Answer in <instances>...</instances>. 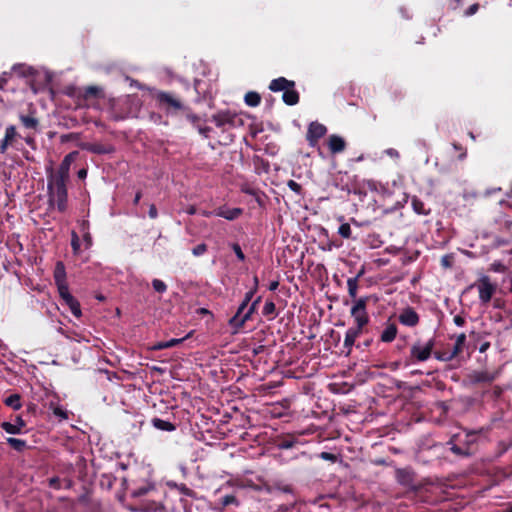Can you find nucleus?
<instances>
[{
    "label": "nucleus",
    "mask_w": 512,
    "mask_h": 512,
    "mask_svg": "<svg viewBox=\"0 0 512 512\" xmlns=\"http://www.w3.org/2000/svg\"><path fill=\"white\" fill-rule=\"evenodd\" d=\"M199 83L200 81L195 80L194 87L187 84L185 86V94L176 91L154 89L151 95L158 109L163 111L167 116H177L180 112L189 111V106L187 105L189 100L194 102L200 101L199 93L197 91V85Z\"/></svg>",
    "instance_id": "obj_1"
},
{
    "label": "nucleus",
    "mask_w": 512,
    "mask_h": 512,
    "mask_svg": "<svg viewBox=\"0 0 512 512\" xmlns=\"http://www.w3.org/2000/svg\"><path fill=\"white\" fill-rule=\"evenodd\" d=\"M47 189L50 202H55L60 211H64L67 205V187L68 181L53 179L47 177Z\"/></svg>",
    "instance_id": "obj_2"
},
{
    "label": "nucleus",
    "mask_w": 512,
    "mask_h": 512,
    "mask_svg": "<svg viewBox=\"0 0 512 512\" xmlns=\"http://www.w3.org/2000/svg\"><path fill=\"white\" fill-rule=\"evenodd\" d=\"M211 121L222 130L227 132L230 129L242 127L244 125L243 118L230 110H222L211 116Z\"/></svg>",
    "instance_id": "obj_3"
},
{
    "label": "nucleus",
    "mask_w": 512,
    "mask_h": 512,
    "mask_svg": "<svg viewBox=\"0 0 512 512\" xmlns=\"http://www.w3.org/2000/svg\"><path fill=\"white\" fill-rule=\"evenodd\" d=\"M77 154H78L77 151H73V152L67 154L64 157V159L62 160V162L60 163L56 172H54L52 168L47 169V177H51L53 179H58V180L68 181L70 166H71L72 162L74 161Z\"/></svg>",
    "instance_id": "obj_4"
},
{
    "label": "nucleus",
    "mask_w": 512,
    "mask_h": 512,
    "mask_svg": "<svg viewBox=\"0 0 512 512\" xmlns=\"http://www.w3.org/2000/svg\"><path fill=\"white\" fill-rule=\"evenodd\" d=\"M327 133V128L325 125L313 121L309 124L307 133H306V140L310 147H316L318 145L319 140L324 137Z\"/></svg>",
    "instance_id": "obj_5"
},
{
    "label": "nucleus",
    "mask_w": 512,
    "mask_h": 512,
    "mask_svg": "<svg viewBox=\"0 0 512 512\" xmlns=\"http://www.w3.org/2000/svg\"><path fill=\"white\" fill-rule=\"evenodd\" d=\"M129 102V97L125 98H111L109 100V113L110 117L115 121L124 120L128 117V112L124 111L122 108L126 106Z\"/></svg>",
    "instance_id": "obj_6"
},
{
    "label": "nucleus",
    "mask_w": 512,
    "mask_h": 512,
    "mask_svg": "<svg viewBox=\"0 0 512 512\" xmlns=\"http://www.w3.org/2000/svg\"><path fill=\"white\" fill-rule=\"evenodd\" d=\"M82 97L86 106L95 107V101L104 99L105 94L103 89L99 86H88L84 89Z\"/></svg>",
    "instance_id": "obj_7"
},
{
    "label": "nucleus",
    "mask_w": 512,
    "mask_h": 512,
    "mask_svg": "<svg viewBox=\"0 0 512 512\" xmlns=\"http://www.w3.org/2000/svg\"><path fill=\"white\" fill-rule=\"evenodd\" d=\"M433 347H434V341L429 340L424 344L416 343L412 347L411 352H412V355L417 360L425 361L430 357Z\"/></svg>",
    "instance_id": "obj_8"
},
{
    "label": "nucleus",
    "mask_w": 512,
    "mask_h": 512,
    "mask_svg": "<svg viewBox=\"0 0 512 512\" xmlns=\"http://www.w3.org/2000/svg\"><path fill=\"white\" fill-rule=\"evenodd\" d=\"M352 316L355 318L358 328H362L368 321L366 315V302L364 299L356 301L355 305L351 310Z\"/></svg>",
    "instance_id": "obj_9"
},
{
    "label": "nucleus",
    "mask_w": 512,
    "mask_h": 512,
    "mask_svg": "<svg viewBox=\"0 0 512 512\" xmlns=\"http://www.w3.org/2000/svg\"><path fill=\"white\" fill-rule=\"evenodd\" d=\"M478 289H479L480 299L485 303H487L491 299V297L495 291L494 285H492L490 283V281L487 277H483L480 280Z\"/></svg>",
    "instance_id": "obj_10"
},
{
    "label": "nucleus",
    "mask_w": 512,
    "mask_h": 512,
    "mask_svg": "<svg viewBox=\"0 0 512 512\" xmlns=\"http://www.w3.org/2000/svg\"><path fill=\"white\" fill-rule=\"evenodd\" d=\"M54 278L58 288L59 293L65 292L68 290V285L66 283V272L65 267L62 262H58L54 271Z\"/></svg>",
    "instance_id": "obj_11"
},
{
    "label": "nucleus",
    "mask_w": 512,
    "mask_h": 512,
    "mask_svg": "<svg viewBox=\"0 0 512 512\" xmlns=\"http://www.w3.org/2000/svg\"><path fill=\"white\" fill-rule=\"evenodd\" d=\"M327 145L332 154L342 153L346 149V141L336 134H332L328 137Z\"/></svg>",
    "instance_id": "obj_12"
},
{
    "label": "nucleus",
    "mask_w": 512,
    "mask_h": 512,
    "mask_svg": "<svg viewBox=\"0 0 512 512\" xmlns=\"http://www.w3.org/2000/svg\"><path fill=\"white\" fill-rule=\"evenodd\" d=\"M242 212L243 210L240 208L221 206L215 210V215L223 217L226 220L233 221L237 219L242 214Z\"/></svg>",
    "instance_id": "obj_13"
},
{
    "label": "nucleus",
    "mask_w": 512,
    "mask_h": 512,
    "mask_svg": "<svg viewBox=\"0 0 512 512\" xmlns=\"http://www.w3.org/2000/svg\"><path fill=\"white\" fill-rule=\"evenodd\" d=\"M295 82L292 80H288L285 77H278L273 79L269 84V89L272 92L286 91L288 88H294Z\"/></svg>",
    "instance_id": "obj_14"
},
{
    "label": "nucleus",
    "mask_w": 512,
    "mask_h": 512,
    "mask_svg": "<svg viewBox=\"0 0 512 512\" xmlns=\"http://www.w3.org/2000/svg\"><path fill=\"white\" fill-rule=\"evenodd\" d=\"M62 299L69 306L71 312L76 316L80 317L82 315L81 308L79 302L70 294L69 289L65 290V292L59 293Z\"/></svg>",
    "instance_id": "obj_15"
},
{
    "label": "nucleus",
    "mask_w": 512,
    "mask_h": 512,
    "mask_svg": "<svg viewBox=\"0 0 512 512\" xmlns=\"http://www.w3.org/2000/svg\"><path fill=\"white\" fill-rule=\"evenodd\" d=\"M83 148L98 155L110 154L114 151V148L111 145H105L102 143H87Z\"/></svg>",
    "instance_id": "obj_16"
},
{
    "label": "nucleus",
    "mask_w": 512,
    "mask_h": 512,
    "mask_svg": "<svg viewBox=\"0 0 512 512\" xmlns=\"http://www.w3.org/2000/svg\"><path fill=\"white\" fill-rule=\"evenodd\" d=\"M257 302H258V300H256L252 304L250 310L243 317L240 318V314H238V312H237L236 315L230 319V325H232L235 328V332H237L244 325V323L250 318Z\"/></svg>",
    "instance_id": "obj_17"
},
{
    "label": "nucleus",
    "mask_w": 512,
    "mask_h": 512,
    "mask_svg": "<svg viewBox=\"0 0 512 512\" xmlns=\"http://www.w3.org/2000/svg\"><path fill=\"white\" fill-rule=\"evenodd\" d=\"M282 100L286 105L293 106L299 103L300 96L295 87L288 88L283 92Z\"/></svg>",
    "instance_id": "obj_18"
},
{
    "label": "nucleus",
    "mask_w": 512,
    "mask_h": 512,
    "mask_svg": "<svg viewBox=\"0 0 512 512\" xmlns=\"http://www.w3.org/2000/svg\"><path fill=\"white\" fill-rule=\"evenodd\" d=\"M11 72L17 74L19 77L27 79H29L35 74V70L32 67L27 66L25 64L14 65L11 69Z\"/></svg>",
    "instance_id": "obj_19"
},
{
    "label": "nucleus",
    "mask_w": 512,
    "mask_h": 512,
    "mask_svg": "<svg viewBox=\"0 0 512 512\" xmlns=\"http://www.w3.org/2000/svg\"><path fill=\"white\" fill-rule=\"evenodd\" d=\"M25 426V422L22 420L21 417L16 418V424H11L9 422H3L1 424V427L10 434H18L20 433L21 429Z\"/></svg>",
    "instance_id": "obj_20"
},
{
    "label": "nucleus",
    "mask_w": 512,
    "mask_h": 512,
    "mask_svg": "<svg viewBox=\"0 0 512 512\" xmlns=\"http://www.w3.org/2000/svg\"><path fill=\"white\" fill-rule=\"evenodd\" d=\"M399 320L405 325L414 326L418 322V316L413 310L406 309L399 316Z\"/></svg>",
    "instance_id": "obj_21"
},
{
    "label": "nucleus",
    "mask_w": 512,
    "mask_h": 512,
    "mask_svg": "<svg viewBox=\"0 0 512 512\" xmlns=\"http://www.w3.org/2000/svg\"><path fill=\"white\" fill-rule=\"evenodd\" d=\"M21 124L26 128L30 130H37L39 126V121L36 117L33 116V114L23 115L21 114L19 116Z\"/></svg>",
    "instance_id": "obj_22"
},
{
    "label": "nucleus",
    "mask_w": 512,
    "mask_h": 512,
    "mask_svg": "<svg viewBox=\"0 0 512 512\" xmlns=\"http://www.w3.org/2000/svg\"><path fill=\"white\" fill-rule=\"evenodd\" d=\"M366 187L369 192L384 195L387 192V187L380 182L374 180H366Z\"/></svg>",
    "instance_id": "obj_23"
},
{
    "label": "nucleus",
    "mask_w": 512,
    "mask_h": 512,
    "mask_svg": "<svg viewBox=\"0 0 512 512\" xmlns=\"http://www.w3.org/2000/svg\"><path fill=\"white\" fill-rule=\"evenodd\" d=\"M244 101L250 107H257L261 102V96L255 91H249L245 94Z\"/></svg>",
    "instance_id": "obj_24"
},
{
    "label": "nucleus",
    "mask_w": 512,
    "mask_h": 512,
    "mask_svg": "<svg viewBox=\"0 0 512 512\" xmlns=\"http://www.w3.org/2000/svg\"><path fill=\"white\" fill-rule=\"evenodd\" d=\"M396 334H397L396 326L394 324H390L383 331L381 339L385 342H390L395 338Z\"/></svg>",
    "instance_id": "obj_25"
},
{
    "label": "nucleus",
    "mask_w": 512,
    "mask_h": 512,
    "mask_svg": "<svg viewBox=\"0 0 512 512\" xmlns=\"http://www.w3.org/2000/svg\"><path fill=\"white\" fill-rule=\"evenodd\" d=\"M368 192H369V189L366 187V180L356 183L353 187V193L355 195H358L360 197V199L363 196H366L368 194Z\"/></svg>",
    "instance_id": "obj_26"
},
{
    "label": "nucleus",
    "mask_w": 512,
    "mask_h": 512,
    "mask_svg": "<svg viewBox=\"0 0 512 512\" xmlns=\"http://www.w3.org/2000/svg\"><path fill=\"white\" fill-rule=\"evenodd\" d=\"M246 193L252 195L255 198V201L258 203L259 206H264L265 204V198L266 196L263 193H260L259 191L255 189H246L244 190Z\"/></svg>",
    "instance_id": "obj_27"
},
{
    "label": "nucleus",
    "mask_w": 512,
    "mask_h": 512,
    "mask_svg": "<svg viewBox=\"0 0 512 512\" xmlns=\"http://www.w3.org/2000/svg\"><path fill=\"white\" fill-rule=\"evenodd\" d=\"M5 403L8 406L12 407L14 410H18L21 408L20 396L18 394H13V395L9 396L5 400Z\"/></svg>",
    "instance_id": "obj_28"
},
{
    "label": "nucleus",
    "mask_w": 512,
    "mask_h": 512,
    "mask_svg": "<svg viewBox=\"0 0 512 512\" xmlns=\"http://www.w3.org/2000/svg\"><path fill=\"white\" fill-rule=\"evenodd\" d=\"M465 339H466L465 334H460L457 337L451 357L457 356L462 351Z\"/></svg>",
    "instance_id": "obj_29"
},
{
    "label": "nucleus",
    "mask_w": 512,
    "mask_h": 512,
    "mask_svg": "<svg viewBox=\"0 0 512 512\" xmlns=\"http://www.w3.org/2000/svg\"><path fill=\"white\" fill-rule=\"evenodd\" d=\"M360 329L361 328L351 329L347 332L346 338H345V344L347 346H351L354 343L355 338L358 336Z\"/></svg>",
    "instance_id": "obj_30"
},
{
    "label": "nucleus",
    "mask_w": 512,
    "mask_h": 512,
    "mask_svg": "<svg viewBox=\"0 0 512 512\" xmlns=\"http://www.w3.org/2000/svg\"><path fill=\"white\" fill-rule=\"evenodd\" d=\"M412 206L416 213L418 214H427V211L425 210V205L422 201H420L417 198L412 199Z\"/></svg>",
    "instance_id": "obj_31"
},
{
    "label": "nucleus",
    "mask_w": 512,
    "mask_h": 512,
    "mask_svg": "<svg viewBox=\"0 0 512 512\" xmlns=\"http://www.w3.org/2000/svg\"><path fill=\"white\" fill-rule=\"evenodd\" d=\"M7 441L17 451H21L25 447V441L17 438H8Z\"/></svg>",
    "instance_id": "obj_32"
},
{
    "label": "nucleus",
    "mask_w": 512,
    "mask_h": 512,
    "mask_svg": "<svg viewBox=\"0 0 512 512\" xmlns=\"http://www.w3.org/2000/svg\"><path fill=\"white\" fill-rule=\"evenodd\" d=\"M16 128L15 126L13 125H10L6 128L5 130V135H4V138L6 139V141H10L12 142L16 136Z\"/></svg>",
    "instance_id": "obj_33"
},
{
    "label": "nucleus",
    "mask_w": 512,
    "mask_h": 512,
    "mask_svg": "<svg viewBox=\"0 0 512 512\" xmlns=\"http://www.w3.org/2000/svg\"><path fill=\"white\" fill-rule=\"evenodd\" d=\"M348 288H349V294L352 296V297H356V292H357V279L356 278H350L348 279Z\"/></svg>",
    "instance_id": "obj_34"
},
{
    "label": "nucleus",
    "mask_w": 512,
    "mask_h": 512,
    "mask_svg": "<svg viewBox=\"0 0 512 512\" xmlns=\"http://www.w3.org/2000/svg\"><path fill=\"white\" fill-rule=\"evenodd\" d=\"M472 377H473L474 381H476V382H480V381H488L489 382L494 379V376L489 375L487 373H477V374H474Z\"/></svg>",
    "instance_id": "obj_35"
},
{
    "label": "nucleus",
    "mask_w": 512,
    "mask_h": 512,
    "mask_svg": "<svg viewBox=\"0 0 512 512\" xmlns=\"http://www.w3.org/2000/svg\"><path fill=\"white\" fill-rule=\"evenodd\" d=\"M287 186L293 191L295 192L296 194L298 195H301L302 194V186L297 183L296 181L294 180H289L287 182Z\"/></svg>",
    "instance_id": "obj_36"
},
{
    "label": "nucleus",
    "mask_w": 512,
    "mask_h": 512,
    "mask_svg": "<svg viewBox=\"0 0 512 512\" xmlns=\"http://www.w3.org/2000/svg\"><path fill=\"white\" fill-rule=\"evenodd\" d=\"M154 425L157 428L164 429V430H172L173 429L172 424H170L169 422L160 420V419H155L154 420Z\"/></svg>",
    "instance_id": "obj_37"
},
{
    "label": "nucleus",
    "mask_w": 512,
    "mask_h": 512,
    "mask_svg": "<svg viewBox=\"0 0 512 512\" xmlns=\"http://www.w3.org/2000/svg\"><path fill=\"white\" fill-rule=\"evenodd\" d=\"M253 294H254V291H250L246 294L244 301L238 308V314H241L242 311L246 308V306L248 305L249 301L251 300Z\"/></svg>",
    "instance_id": "obj_38"
},
{
    "label": "nucleus",
    "mask_w": 512,
    "mask_h": 512,
    "mask_svg": "<svg viewBox=\"0 0 512 512\" xmlns=\"http://www.w3.org/2000/svg\"><path fill=\"white\" fill-rule=\"evenodd\" d=\"M153 288L157 291V292H164L166 290V284L159 280V279H155L153 280Z\"/></svg>",
    "instance_id": "obj_39"
},
{
    "label": "nucleus",
    "mask_w": 512,
    "mask_h": 512,
    "mask_svg": "<svg viewBox=\"0 0 512 512\" xmlns=\"http://www.w3.org/2000/svg\"><path fill=\"white\" fill-rule=\"evenodd\" d=\"M12 75V72H3L0 75V90H3L8 82V78Z\"/></svg>",
    "instance_id": "obj_40"
},
{
    "label": "nucleus",
    "mask_w": 512,
    "mask_h": 512,
    "mask_svg": "<svg viewBox=\"0 0 512 512\" xmlns=\"http://www.w3.org/2000/svg\"><path fill=\"white\" fill-rule=\"evenodd\" d=\"M338 233H339L343 238H349V237H350V234H351L350 226H339V228H338Z\"/></svg>",
    "instance_id": "obj_41"
},
{
    "label": "nucleus",
    "mask_w": 512,
    "mask_h": 512,
    "mask_svg": "<svg viewBox=\"0 0 512 512\" xmlns=\"http://www.w3.org/2000/svg\"><path fill=\"white\" fill-rule=\"evenodd\" d=\"M183 114L186 115L187 119L193 123V124H196L198 121H199V116H197L196 114L192 113L191 109L189 108V111L188 112H182Z\"/></svg>",
    "instance_id": "obj_42"
},
{
    "label": "nucleus",
    "mask_w": 512,
    "mask_h": 512,
    "mask_svg": "<svg viewBox=\"0 0 512 512\" xmlns=\"http://www.w3.org/2000/svg\"><path fill=\"white\" fill-rule=\"evenodd\" d=\"M71 244H72L74 252L77 253L79 250L80 244H79V237L77 236V234L74 231L72 232Z\"/></svg>",
    "instance_id": "obj_43"
},
{
    "label": "nucleus",
    "mask_w": 512,
    "mask_h": 512,
    "mask_svg": "<svg viewBox=\"0 0 512 512\" xmlns=\"http://www.w3.org/2000/svg\"><path fill=\"white\" fill-rule=\"evenodd\" d=\"M453 148L457 151H461V154L459 155V159H464L467 155L466 150L462 147L459 143H453Z\"/></svg>",
    "instance_id": "obj_44"
},
{
    "label": "nucleus",
    "mask_w": 512,
    "mask_h": 512,
    "mask_svg": "<svg viewBox=\"0 0 512 512\" xmlns=\"http://www.w3.org/2000/svg\"><path fill=\"white\" fill-rule=\"evenodd\" d=\"M206 251V245L205 244H199L193 249V254L195 256H199L203 254Z\"/></svg>",
    "instance_id": "obj_45"
},
{
    "label": "nucleus",
    "mask_w": 512,
    "mask_h": 512,
    "mask_svg": "<svg viewBox=\"0 0 512 512\" xmlns=\"http://www.w3.org/2000/svg\"><path fill=\"white\" fill-rule=\"evenodd\" d=\"M212 131V128L209 127V126H204V127H198V132L204 136L205 138H208L209 137V134L210 132Z\"/></svg>",
    "instance_id": "obj_46"
},
{
    "label": "nucleus",
    "mask_w": 512,
    "mask_h": 512,
    "mask_svg": "<svg viewBox=\"0 0 512 512\" xmlns=\"http://www.w3.org/2000/svg\"><path fill=\"white\" fill-rule=\"evenodd\" d=\"M275 310V304L273 302H267L264 305L263 311L265 314H271Z\"/></svg>",
    "instance_id": "obj_47"
},
{
    "label": "nucleus",
    "mask_w": 512,
    "mask_h": 512,
    "mask_svg": "<svg viewBox=\"0 0 512 512\" xmlns=\"http://www.w3.org/2000/svg\"><path fill=\"white\" fill-rule=\"evenodd\" d=\"M479 9V4L475 3L472 4L465 12V15L471 16L474 15Z\"/></svg>",
    "instance_id": "obj_48"
},
{
    "label": "nucleus",
    "mask_w": 512,
    "mask_h": 512,
    "mask_svg": "<svg viewBox=\"0 0 512 512\" xmlns=\"http://www.w3.org/2000/svg\"><path fill=\"white\" fill-rule=\"evenodd\" d=\"M148 215L151 219H155L158 215L157 208L154 204L150 205Z\"/></svg>",
    "instance_id": "obj_49"
},
{
    "label": "nucleus",
    "mask_w": 512,
    "mask_h": 512,
    "mask_svg": "<svg viewBox=\"0 0 512 512\" xmlns=\"http://www.w3.org/2000/svg\"><path fill=\"white\" fill-rule=\"evenodd\" d=\"M491 269L495 272H502L505 270V267L500 262H495L491 265Z\"/></svg>",
    "instance_id": "obj_50"
},
{
    "label": "nucleus",
    "mask_w": 512,
    "mask_h": 512,
    "mask_svg": "<svg viewBox=\"0 0 512 512\" xmlns=\"http://www.w3.org/2000/svg\"><path fill=\"white\" fill-rule=\"evenodd\" d=\"M53 412H54V414L56 416H59L62 419H66L67 418V413L65 411H63L61 408H59V407L54 408Z\"/></svg>",
    "instance_id": "obj_51"
},
{
    "label": "nucleus",
    "mask_w": 512,
    "mask_h": 512,
    "mask_svg": "<svg viewBox=\"0 0 512 512\" xmlns=\"http://www.w3.org/2000/svg\"><path fill=\"white\" fill-rule=\"evenodd\" d=\"M461 1L462 0H448V7L452 10H455L460 6Z\"/></svg>",
    "instance_id": "obj_52"
},
{
    "label": "nucleus",
    "mask_w": 512,
    "mask_h": 512,
    "mask_svg": "<svg viewBox=\"0 0 512 512\" xmlns=\"http://www.w3.org/2000/svg\"><path fill=\"white\" fill-rule=\"evenodd\" d=\"M233 250L235 251V253H236L237 257H238L240 260H244V258H245V257H244V254H243V252H242V250H241V248H240V246H239V245L234 244V245H233Z\"/></svg>",
    "instance_id": "obj_53"
},
{
    "label": "nucleus",
    "mask_w": 512,
    "mask_h": 512,
    "mask_svg": "<svg viewBox=\"0 0 512 512\" xmlns=\"http://www.w3.org/2000/svg\"><path fill=\"white\" fill-rule=\"evenodd\" d=\"M12 142L10 141H6L5 138H3L0 142V151L3 153L6 151V149L8 148V146L11 144Z\"/></svg>",
    "instance_id": "obj_54"
},
{
    "label": "nucleus",
    "mask_w": 512,
    "mask_h": 512,
    "mask_svg": "<svg viewBox=\"0 0 512 512\" xmlns=\"http://www.w3.org/2000/svg\"><path fill=\"white\" fill-rule=\"evenodd\" d=\"M168 348L167 342H159L151 347L152 350H159Z\"/></svg>",
    "instance_id": "obj_55"
},
{
    "label": "nucleus",
    "mask_w": 512,
    "mask_h": 512,
    "mask_svg": "<svg viewBox=\"0 0 512 512\" xmlns=\"http://www.w3.org/2000/svg\"><path fill=\"white\" fill-rule=\"evenodd\" d=\"M183 340H184V338H181V339H171L170 341H167L168 348L181 343Z\"/></svg>",
    "instance_id": "obj_56"
},
{
    "label": "nucleus",
    "mask_w": 512,
    "mask_h": 512,
    "mask_svg": "<svg viewBox=\"0 0 512 512\" xmlns=\"http://www.w3.org/2000/svg\"><path fill=\"white\" fill-rule=\"evenodd\" d=\"M451 449H452V451H453L454 453L459 454V455H466V454H468V452H466V451H462V450H461L459 447H457L456 445H453Z\"/></svg>",
    "instance_id": "obj_57"
},
{
    "label": "nucleus",
    "mask_w": 512,
    "mask_h": 512,
    "mask_svg": "<svg viewBox=\"0 0 512 512\" xmlns=\"http://www.w3.org/2000/svg\"><path fill=\"white\" fill-rule=\"evenodd\" d=\"M77 176L79 179H85L87 176V170L86 169H80L77 173Z\"/></svg>",
    "instance_id": "obj_58"
},
{
    "label": "nucleus",
    "mask_w": 512,
    "mask_h": 512,
    "mask_svg": "<svg viewBox=\"0 0 512 512\" xmlns=\"http://www.w3.org/2000/svg\"><path fill=\"white\" fill-rule=\"evenodd\" d=\"M278 286H279V282L278 281H273V282L270 283L269 289L273 291V290H276L278 288Z\"/></svg>",
    "instance_id": "obj_59"
},
{
    "label": "nucleus",
    "mask_w": 512,
    "mask_h": 512,
    "mask_svg": "<svg viewBox=\"0 0 512 512\" xmlns=\"http://www.w3.org/2000/svg\"><path fill=\"white\" fill-rule=\"evenodd\" d=\"M141 197H142V194H141V192H140V191H138V192L136 193V195H135V198H134L133 203H134L135 205H137V204L139 203V201H140Z\"/></svg>",
    "instance_id": "obj_60"
},
{
    "label": "nucleus",
    "mask_w": 512,
    "mask_h": 512,
    "mask_svg": "<svg viewBox=\"0 0 512 512\" xmlns=\"http://www.w3.org/2000/svg\"><path fill=\"white\" fill-rule=\"evenodd\" d=\"M225 139H226L225 144H229V143L233 142V140H234V138L231 134L227 135L225 137Z\"/></svg>",
    "instance_id": "obj_61"
},
{
    "label": "nucleus",
    "mask_w": 512,
    "mask_h": 512,
    "mask_svg": "<svg viewBox=\"0 0 512 512\" xmlns=\"http://www.w3.org/2000/svg\"><path fill=\"white\" fill-rule=\"evenodd\" d=\"M84 239L87 242V246H90L91 245V238H90L89 234L86 233L84 235Z\"/></svg>",
    "instance_id": "obj_62"
},
{
    "label": "nucleus",
    "mask_w": 512,
    "mask_h": 512,
    "mask_svg": "<svg viewBox=\"0 0 512 512\" xmlns=\"http://www.w3.org/2000/svg\"><path fill=\"white\" fill-rule=\"evenodd\" d=\"M232 501H233V497H232V496H227V497L225 498V500H224V504H226V505H227V504H229V503H230V502H232Z\"/></svg>",
    "instance_id": "obj_63"
},
{
    "label": "nucleus",
    "mask_w": 512,
    "mask_h": 512,
    "mask_svg": "<svg viewBox=\"0 0 512 512\" xmlns=\"http://www.w3.org/2000/svg\"><path fill=\"white\" fill-rule=\"evenodd\" d=\"M455 322L458 324V325H461L462 324V319L460 317H456L455 318Z\"/></svg>",
    "instance_id": "obj_64"
}]
</instances>
